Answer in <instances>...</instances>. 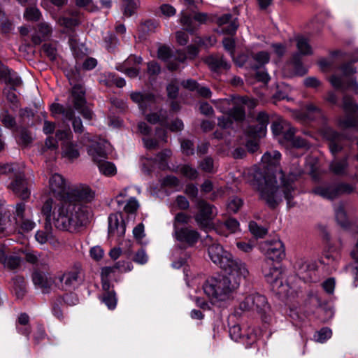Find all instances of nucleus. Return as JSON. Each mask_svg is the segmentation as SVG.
Segmentation results:
<instances>
[{
	"label": "nucleus",
	"instance_id": "1",
	"mask_svg": "<svg viewBox=\"0 0 358 358\" xmlns=\"http://www.w3.org/2000/svg\"><path fill=\"white\" fill-rule=\"evenodd\" d=\"M280 157L281 155L277 150L264 153L262 164L266 173L263 174L260 171H255L250 182L252 186L258 190L261 199L271 208H275L283 198L289 207L292 206V200L296 194L294 181L297 174L291 173L286 178L281 169L277 171Z\"/></svg>",
	"mask_w": 358,
	"mask_h": 358
},
{
	"label": "nucleus",
	"instance_id": "2",
	"mask_svg": "<svg viewBox=\"0 0 358 358\" xmlns=\"http://www.w3.org/2000/svg\"><path fill=\"white\" fill-rule=\"evenodd\" d=\"M46 220L62 231L74 232L89 222V211L79 203L63 199L55 202L48 199L41 208Z\"/></svg>",
	"mask_w": 358,
	"mask_h": 358
},
{
	"label": "nucleus",
	"instance_id": "3",
	"mask_svg": "<svg viewBox=\"0 0 358 358\" xmlns=\"http://www.w3.org/2000/svg\"><path fill=\"white\" fill-rule=\"evenodd\" d=\"M203 289L211 303L217 304L231 300L238 289L236 281L231 282L223 275L208 278L203 285Z\"/></svg>",
	"mask_w": 358,
	"mask_h": 358
},
{
	"label": "nucleus",
	"instance_id": "4",
	"mask_svg": "<svg viewBox=\"0 0 358 358\" xmlns=\"http://www.w3.org/2000/svg\"><path fill=\"white\" fill-rule=\"evenodd\" d=\"M225 271V277L229 278L231 282H237V289H238L241 280L245 279L249 275V271L246 264L239 259L234 258L233 255L221 268Z\"/></svg>",
	"mask_w": 358,
	"mask_h": 358
},
{
	"label": "nucleus",
	"instance_id": "5",
	"mask_svg": "<svg viewBox=\"0 0 358 358\" xmlns=\"http://www.w3.org/2000/svg\"><path fill=\"white\" fill-rule=\"evenodd\" d=\"M256 125L251 126L249 128V136L254 138V140L248 141L246 146L248 150L251 152H255L257 150L259 145L257 138L264 137L266 134V127L268 123V116L264 112L258 113L256 118Z\"/></svg>",
	"mask_w": 358,
	"mask_h": 358
},
{
	"label": "nucleus",
	"instance_id": "6",
	"mask_svg": "<svg viewBox=\"0 0 358 358\" xmlns=\"http://www.w3.org/2000/svg\"><path fill=\"white\" fill-rule=\"evenodd\" d=\"M263 272L267 280L272 284L273 289L282 296H293L296 293V289L291 287L289 282L283 283L278 276L280 274L278 270L275 268H271L268 269L266 265L263 266Z\"/></svg>",
	"mask_w": 358,
	"mask_h": 358
},
{
	"label": "nucleus",
	"instance_id": "7",
	"mask_svg": "<svg viewBox=\"0 0 358 358\" xmlns=\"http://www.w3.org/2000/svg\"><path fill=\"white\" fill-rule=\"evenodd\" d=\"M243 311H253L263 315L269 310V306L266 297L258 293L247 296L239 304Z\"/></svg>",
	"mask_w": 358,
	"mask_h": 358
},
{
	"label": "nucleus",
	"instance_id": "8",
	"mask_svg": "<svg viewBox=\"0 0 358 358\" xmlns=\"http://www.w3.org/2000/svg\"><path fill=\"white\" fill-rule=\"evenodd\" d=\"M84 137L90 143L87 148V154L95 164L107 158L106 150L109 146L107 141L97 137L92 138L88 133L85 134Z\"/></svg>",
	"mask_w": 358,
	"mask_h": 358
},
{
	"label": "nucleus",
	"instance_id": "9",
	"mask_svg": "<svg viewBox=\"0 0 358 358\" xmlns=\"http://www.w3.org/2000/svg\"><path fill=\"white\" fill-rule=\"evenodd\" d=\"M69 102L71 103L77 110H78L84 118L87 120H92L93 117V113L86 106L85 92L83 87L80 85H75L69 96Z\"/></svg>",
	"mask_w": 358,
	"mask_h": 358
},
{
	"label": "nucleus",
	"instance_id": "10",
	"mask_svg": "<svg viewBox=\"0 0 358 358\" xmlns=\"http://www.w3.org/2000/svg\"><path fill=\"white\" fill-rule=\"evenodd\" d=\"M213 102L220 112L227 113L235 120L240 121L245 117V110L242 106H238V98L213 100Z\"/></svg>",
	"mask_w": 358,
	"mask_h": 358
},
{
	"label": "nucleus",
	"instance_id": "11",
	"mask_svg": "<svg viewBox=\"0 0 358 358\" xmlns=\"http://www.w3.org/2000/svg\"><path fill=\"white\" fill-rule=\"evenodd\" d=\"M354 189L351 185L340 183L317 187L313 190V192L324 199H334L341 194L351 193Z\"/></svg>",
	"mask_w": 358,
	"mask_h": 358
},
{
	"label": "nucleus",
	"instance_id": "12",
	"mask_svg": "<svg viewBox=\"0 0 358 358\" xmlns=\"http://www.w3.org/2000/svg\"><path fill=\"white\" fill-rule=\"evenodd\" d=\"M262 250L266 257L273 262H280L285 256L284 244L279 239L264 241Z\"/></svg>",
	"mask_w": 358,
	"mask_h": 358
},
{
	"label": "nucleus",
	"instance_id": "13",
	"mask_svg": "<svg viewBox=\"0 0 358 358\" xmlns=\"http://www.w3.org/2000/svg\"><path fill=\"white\" fill-rule=\"evenodd\" d=\"M158 57L166 62L168 69L171 71L176 70L178 64L183 62L186 58L185 55L180 52H177V55L173 56L172 50L164 45L159 48Z\"/></svg>",
	"mask_w": 358,
	"mask_h": 358
},
{
	"label": "nucleus",
	"instance_id": "14",
	"mask_svg": "<svg viewBox=\"0 0 358 358\" xmlns=\"http://www.w3.org/2000/svg\"><path fill=\"white\" fill-rule=\"evenodd\" d=\"M15 171L12 173H15V180L10 183V188L19 197L26 199L29 197L30 191L27 186V182L24 178V175L20 171L17 166L14 165Z\"/></svg>",
	"mask_w": 358,
	"mask_h": 358
},
{
	"label": "nucleus",
	"instance_id": "15",
	"mask_svg": "<svg viewBox=\"0 0 358 358\" xmlns=\"http://www.w3.org/2000/svg\"><path fill=\"white\" fill-rule=\"evenodd\" d=\"M199 213L195 215V221L202 228H207L210 226V220L215 213L213 206L203 201L198 203Z\"/></svg>",
	"mask_w": 358,
	"mask_h": 358
},
{
	"label": "nucleus",
	"instance_id": "16",
	"mask_svg": "<svg viewBox=\"0 0 358 358\" xmlns=\"http://www.w3.org/2000/svg\"><path fill=\"white\" fill-rule=\"evenodd\" d=\"M94 192L89 186L80 185L73 187L68 193V196L65 199L71 201L73 203H78V201L89 202L94 199Z\"/></svg>",
	"mask_w": 358,
	"mask_h": 358
},
{
	"label": "nucleus",
	"instance_id": "17",
	"mask_svg": "<svg viewBox=\"0 0 358 358\" xmlns=\"http://www.w3.org/2000/svg\"><path fill=\"white\" fill-rule=\"evenodd\" d=\"M208 252L211 261L220 268L232 255L229 252L224 250L218 243H213L210 245L208 249Z\"/></svg>",
	"mask_w": 358,
	"mask_h": 358
},
{
	"label": "nucleus",
	"instance_id": "18",
	"mask_svg": "<svg viewBox=\"0 0 358 358\" xmlns=\"http://www.w3.org/2000/svg\"><path fill=\"white\" fill-rule=\"evenodd\" d=\"M175 238L180 242L187 244L189 246L194 245L199 239V234L189 227L180 228L174 231Z\"/></svg>",
	"mask_w": 358,
	"mask_h": 358
},
{
	"label": "nucleus",
	"instance_id": "19",
	"mask_svg": "<svg viewBox=\"0 0 358 358\" xmlns=\"http://www.w3.org/2000/svg\"><path fill=\"white\" fill-rule=\"evenodd\" d=\"M32 281L35 287L43 292H48L55 282L49 273L40 271H35L32 273Z\"/></svg>",
	"mask_w": 358,
	"mask_h": 358
},
{
	"label": "nucleus",
	"instance_id": "20",
	"mask_svg": "<svg viewBox=\"0 0 358 358\" xmlns=\"http://www.w3.org/2000/svg\"><path fill=\"white\" fill-rule=\"evenodd\" d=\"M49 187L50 190L55 194L59 196L68 195L66 192L68 189V183L64 178L58 173H54L49 179Z\"/></svg>",
	"mask_w": 358,
	"mask_h": 358
},
{
	"label": "nucleus",
	"instance_id": "21",
	"mask_svg": "<svg viewBox=\"0 0 358 358\" xmlns=\"http://www.w3.org/2000/svg\"><path fill=\"white\" fill-rule=\"evenodd\" d=\"M329 81L332 87L336 90H340L344 92L348 88H351L355 94H358V82L355 78L351 79L350 81L346 83L343 80V77L334 74L329 77Z\"/></svg>",
	"mask_w": 358,
	"mask_h": 358
},
{
	"label": "nucleus",
	"instance_id": "22",
	"mask_svg": "<svg viewBox=\"0 0 358 358\" xmlns=\"http://www.w3.org/2000/svg\"><path fill=\"white\" fill-rule=\"evenodd\" d=\"M80 271L79 267H76L58 275L57 279L62 284V288L67 289L73 287L80 280Z\"/></svg>",
	"mask_w": 358,
	"mask_h": 358
},
{
	"label": "nucleus",
	"instance_id": "23",
	"mask_svg": "<svg viewBox=\"0 0 358 358\" xmlns=\"http://www.w3.org/2000/svg\"><path fill=\"white\" fill-rule=\"evenodd\" d=\"M239 222L236 219L229 218L224 222L217 223L213 230L218 234L227 237L229 234L239 231Z\"/></svg>",
	"mask_w": 358,
	"mask_h": 358
},
{
	"label": "nucleus",
	"instance_id": "24",
	"mask_svg": "<svg viewBox=\"0 0 358 358\" xmlns=\"http://www.w3.org/2000/svg\"><path fill=\"white\" fill-rule=\"evenodd\" d=\"M62 156L69 161H74L80 157V148L78 145L71 141H66L61 145Z\"/></svg>",
	"mask_w": 358,
	"mask_h": 358
},
{
	"label": "nucleus",
	"instance_id": "25",
	"mask_svg": "<svg viewBox=\"0 0 358 358\" xmlns=\"http://www.w3.org/2000/svg\"><path fill=\"white\" fill-rule=\"evenodd\" d=\"M134 62L138 64H140L142 62V58L141 57L131 56L129 57L122 65H120L117 67V69L124 73H125L127 76L131 78H134L137 77L140 72V69L138 67H127V65L131 62Z\"/></svg>",
	"mask_w": 358,
	"mask_h": 358
},
{
	"label": "nucleus",
	"instance_id": "26",
	"mask_svg": "<svg viewBox=\"0 0 358 358\" xmlns=\"http://www.w3.org/2000/svg\"><path fill=\"white\" fill-rule=\"evenodd\" d=\"M125 233V225L123 222H119L117 215L108 217V234L110 236L122 237Z\"/></svg>",
	"mask_w": 358,
	"mask_h": 358
},
{
	"label": "nucleus",
	"instance_id": "27",
	"mask_svg": "<svg viewBox=\"0 0 358 358\" xmlns=\"http://www.w3.org/2000/svg\"><path fill=\"white\" fill-rule=\"evenodd\" d=\"M206 63L213 71L228 70L230 69V64L224 59L223 56L216 55L208 57Z\"/></svg>",
	"mask_w": 358,
	"mask_h": 358
},
{
	"label": "nucleus",
	"instance_id": "28",
	"mask_svg": "<svg viewBox=\"0 0 358 358\" xmlns=\"http://www.w3.org/2000/svg\"><path fill=\"white\" fill-rule=\"evenodd\" d=\"M324 135L330 141L329 148L331 152L335 155L340 152L342 149V145L339 142L342 136L331 129H327Z\"/></svg>",
	"mask_w": 358,
	"mask_h": 358
},
{
	"label": "nucleus",
	"instance_id": "29",
	"mask_svg": "<svg viewBox=\"0 0 358 358\" xmlns=\"http://www.w3.org/2000/svg\"><path fill=\"white\" fill-rule=\"evenodd\" d=\"M133 101L138 103L139 107L143 113L145 112L147 103H152L154 102V96L151 94H143L141 92H132L130 95Z\"/></svg>",
	"mask_w": 358,
	"mask_h": 358
},
{
	"label": "nucleus",
	"instance_id": "30",
	"mask_svg": "<svg viewBox=\"0 0 358 358\" xmlns=\"http://www.w3.org/2000/svg\"><path fill=\"white\" fill-rule=\"evenodd\" d=\"M0 262L6 268L15 270L20 266L21 259L15 255H6L3 251L0 250Z\"/></svg>",
	"mask_w": 358,
	"mask_h": 358
},
{
	"label": "nucleus",
	"instance_id": "31",
	"mask_svg": "<svg viewBox=\"0 0 358 358\" xmlns=\"http://www.w3.org/2000/svg\"><path fill=\"white\" fill-rule=\"evenodd\" d=\"M231 14H224V15L218 18L217 22L220 25H224L229 23L227 26L224 27L222 29V31L223 33L233 34L237 29L238 24L235 21H231Z\"/></svg>",
	"mask_w": 358,
	"mask_h": 358
},
{
	"label": "nucleus",
	"instance_id": "32",
	"mask_svg": "<svg viewBox=\"0 0 358 358\" xmlns=\"http://www.w3.org/2000/svg\"><path fill=\"white\" fill-rule=\"evenodd\" d=\"M296 47L301 55H308L313 53L312 48L308 39L303 36H298L295 38Z\"/></svg>",
	"mask_w": 358,
	"mask_h": 358
},
{
	"label": "nucleus",
	"instance_id": "33",
	"mask_svg": "<svg viewBox=\"0 0 358 358\" xmlns=\"http://www.w3.org/2000/svg\"><path fill=\"white\" fill-rule=\"evenodd\" d=\"M72 106L73 104L69 101L66 108H63V106L59 104H54L51 107V110L52 113H62L66 119L71 120L75 114Z\"/></svg>",
	"mask_w": 358,
	"mask_h": 358
},
{
	"label": "nucleus",
	"instance_id": "34",
	"mask_svg": "<svg viewBox=\"0 0 358 358\" xmlns=\"http://www.w3.org/2000/svg\"><path fill=\"white\" fill-rule=\"evenodd\" d=\"M342 107L345 113L353 114L358 112V104L354 101L352 97L344 95L342 101Z\"/></svg>",
	"mask_w": 358,
	"mask_h": 358
},
{
	"label": "nucleus",
	"instance_id": "35",
	"mask_svg": "<svg viewBox=\"0 0 358 358\" xmlns=\"http://www.w3.org/2000/svg\"><path fill=\"white\" fill-rule=\"evenodd\" d=\"M59 144L57 140L53 136H48L45 138L44 145L41 150L42 154L50 151L52 153L56 154L58 152Z\"/></svg>",
	"mask_w": 358,
	"mask_h": 358
},
{
	"label": "nucleus",
	"instance_id": "36",
	"mask_svg": "<svg viewBox=\"0 0 358 358\" xmlns=\"http://www.w3.org/2000/svg\"><path fill=\"white\" fill-rule=\"evenodd\" d=\"M347 159L334 160L330 164V170L336 175H343L348 168Z\"/></svg>",
	"mask_w": 358,
	"mask_h": 358
},
{
	"label": "nucleus",
	"instance_id": "37",
	"mask_svg": "<svg viewBox=\"0 0 358 358\" xmlns=\"http://www.w3.org/2000/svg\"><path fill=\"white\" fill-rule=\"evenodd\" d=\"M96 164L98 166L99 171L105 176H111L116 173L115 165L111 162L106 161V159L97 162Z\"/></svg>",
	"mask_w": 358,
	"mask_h": 358
},
{
	"label": "nucleus",
	"instance_id": "38",
	"mask_svg": "<svg viewBox=\"0 0 358 358\" xmlns=\"http://www.w3.org/2000/svg\"><path fill=\"white\" fill-rule=\"evenodd\" d=\"M166 117V112L163 110H159L157 113H152L147 115L145 118L151 124L160 123L162 125H164Z\"/></svg>",
	"mask_w": 358,
	"mask_h": 358
},
{
	"label": "nucleus",
	"instance_id": "39",
	"mask_svg": "<svg viewBox=\"0 0 358 358\" xmlns=\"http://www.w3.org/2000/svg\"><path fill=\"white\" fill-rule=\"evenodd\" d=\"M2 74L4 75V82L12 85L13 88L21 85V78L16 73L11 72L9 69L3 70Z\"/></svg>",
	"mask_w": 358,
	"mask_h": 358
},
{
	"label": "nucleus",
	"instance_id": "40",
	"mask_svg": "<svg viewBox=\"0 0 358 358\" xmlns=\"http://www.w3.org/2000/svg\"><path fill=\"white\" fill-rule=\"evenodd\" d=\"M25 258L28 262L31 264H45L48 262L47 256H43L36 252H29L26 253Z\"/></svg>",
	"mask_w": 358,
	"mask_h": 358
},
{
	"label": "nucleus",
	"instance_id": "41",
	"mask_svg": "<svg viewBox=\"0 0 358 358\" xmlns=\"http://www.w3.org/2000/svg\"><path fill=\"white\" fill-rule=\"evenodd\" d=\"M178 171L184 176L185 177L194 180L196 179L198 176V171L194 168L192 167L188 164H185L179 166Z\"/></svg>",
	"mask_w": 358,
	"mask_h": 358
},
{
	"label": "nucleus",
	"instance_id": "42",
	"mask_svg": "<svg viewBox=\"0 0 358 358\" xmlns=\"http://www.w3.org/2000/svg\"><path fill=\"white\" fill-rule=\"evenodd\" d=\"M335 215L338 223L343 227L348 226L349 222L343 206L339 205L335 208Z\"/></svg>",
	"mask_w": 358,
	"mask_h": 358
},
{
	"label": "nucleus",
	"instance_id": "43",
	"mask_svg": "<svg viewBox=\"0 0 358 358\" xmlns=\"http://www.w3.org/2000/svg\"><path fill=\"white\" fill-rule=\"evenodd\" d=\"M124 1V15L127 17L131 16L138 8L140 2L138 0H123Z\"/></svg>",
	"mask_w": 358,
	"mask_h": 358
},
{
	"label": "nucleus",
	"instance_id": "44",
	"mask_svg": "<svg viewBox=\"0 0 358 358\" xmlns=\"http://www.w3.org/2000/svg\"><path fill=\"white\" fill-rule=\"evenodd\" d=\"M331 335V330L329 328L325 327L317 331L314 335V338L317 342L322 343L330 338Z\"/></svg>",
	"mask_w": 358,
	"mask_h": 358
},
{
	"label": "nucleus",
	"instance_id": "45",
	"mask_svg": "<svg viewBox=\"0 0 358 358\" xmlns=\"http://www.w3.org/2000/svg\"><path fill=\"white\" fill-rule=\"evenodd\" d=\"M101 301L109 309H114L116 307L117 299L114 292H106L103 295Z\"/></svg>",
	"mask_w": 358,
	"mask_h": 358
},
{
	"label": "nucleus",
	"instance_id": "46",
	"mask_svg": "<svg viewBox=\"0 0 358 358\" xmlns=\"http://www.w3.org/2000/svg\"><path fill=\"white\" fill-rule=\"evenodd\" d=\"M250 231L257 238H262L267 233V230L261 226H259L255 222L249 223Z\"/></svg>",
	"mask_w": 358,
	"mask_h": 358
},
{
	"label": "nucleus",
	"instance_id": "47",
	"mask_svg": "<svg viewBox=\"0 0 358 358\" xmlns=\"http://www.w3.org/2000/svg\"><path fill=\"white\" fill-rule=\"evenodd\" d=\"M338 124L341 129H348L355 127L356 120L353 117L348 115L343 117L339 118Z\"/></svg>",
	"mask_w": 358,
	"mask_h": 358
},
{
	"label": "nucleus",
	"instance_id": "48",
	"mask_svg": "<svg viewBox=\"0 0 358 358\" xmlns=\"http://www.w3.org/2000/svg\"><path fill=\"white\" fill-rule=\"evenodd\" d=\"M15 283V294L18 298L22 297L25 292L24 280L22 277H16L13 279Z\"/></svg>",
	"mask_w": 358,
	"mask_h": 358
},
{
	"label": "nucleus",
	"instance_id": "49",
	"mask_svg": "<svg viewBox=\"0 0 358 358\" xmlns=\"http://www.w3.org/2000/svg\"><path fill=\"white\" fill-rule=\"evenodd\" d=\"M190 219H191V217L184 213H179L176 214L174 217V221H173L174 231L176 229H180V228H178L179 224H187L189 222V221L190 220Z\"/></svg>",
	"mask_w": 358,
	"mask_h": 358
},
{
	"label": "nucleus",
	"instance_id": "50",
	"mask_svg": "<svg viewBox=\"0 0 358 358\" xmlns=\"http://www.w3.org/2000/svg\"><path fill=\"white\" fill-rule=\"evenodd\" d=\"M139 207L138 201L134 197H131L124 206V211L128 214H134Z\"/></svg>",
	"mask_w": 358,
	"mask_h": 358
},
{
	"label": "nucleus",
	"instance_id": "51",
	"mask_svg": "<svg viewBox=\"0 0 358 358\" xmlns=\"http://www.w3.org/2000/svg\"><path fill=\"white\" fill-rule=\"evenodd\" d=\"M199 166L203 171L206 172L213 173L215 171L213 160L210 157H207L201 161L199 163Z\"/></svg>",
	"mask_w": 358,
	"mask_h": 358
},
{
	"label": "nucleus",
	"instance_id": "52",
	"mask_svg": "<svg viewBox=\"0 0 358 358\" xmlns=\"http://www.w3.org/2000/svg\"><path fill=\"white\" fill-rule=\"evenodd\" d=\"M24 17L28 20L36 21L41 17V12L36 8H29L24 12Z\"/></svg>",
	"mask_w": 358,
	"mask_h": 358
},
{
	"label": "nucleus",
	"instance_id": "53",
	"mask_svg": "<svg viewBox=\"0 0 358 358\" xmlns=\"http://www.w3.org/2000/svg\"><path fill=\"white\" fill-rule=\"evenodd\" d=\"M115 79V74L110 72H105L99 76V81L106 86H112Z\"/></svg>",
	"mask_w": 358,
	"mask_h": 358
},
{
	"label": "nucleus",
	"instance_id": "54",
	"mask_svg": "<svg viewBox=\"0 0 358 358\" xmlns=\"http://www.w3.org/2000/svg\"><path fill=\"white\" fill-rule=\"evenodd\" d=\"M75 2L77 6L83 8L88 11L93 12L97 10V7L92 0H75Z\"/></svg>",
	"mask_w": 358,
	"mask_h": 358
},
{
	"label": "nucleus",
	"instance_id": "55",
	"mask_svg": "<svg viewBox=\"0 0 358 358\" xmlns=\"http://www.w3.org/2000/svg\"><path fill=\"white\" fill-rule=\"evenodd\" d=\"M180 23L185 26V29L190 33H193L196 29L195 27L192 24V19L189 16L185 15L182 12L181 13Z\"/></svg>",
	"mask_w": 358,
	"mask_h": 358
},
{
	"label": "nucleus",
	"instance_id": "56",
	"mask_svg": "<svg viewBox=\"0 0 358 358\" xmlns=\"http://www.w3.org/2000/svg\"><path fill=\"white\" fill-rule=\"evenodd\" d=\"M117 41L116 37L109 32H108L106 35L104 36L103 43L105 48L108 50L113 49V48L117 44Z\"/></svg>",
	"mask_w": 358,
	"mask_h": 358
},
{
	"label": "nucleus",
	"instance_id": "57",
	"mask_svg": "<svg viewBox=\"0 0 358 358\" xmlns=\"http://www.w3.org/2000/svg\"><path fill=\"white\" fill-rule=\"evenodd\" d=\"M35 237L36 241L41 244L45 243L51 238L50 229L46 228L45 231H38Z\"/></svg>",
	"mask_w": 358,
	"mask_h": 358
},
{
	"label": "nucleus",
	"instance_id": "58",
	"mask_svg": "<svg viewBox=\"0 0 358 358\" xmlns=\"http://www.w3.org/2000/svg\"><path fill=\"white\" fill-rule=\"evenodd\" d=\"M271 48L272 52L279 59L284 56L287 50V47L282 43H273Z\"/></svg>",
	"mask_w": 358,
	"mask_h": 358
},
{
	"label": "nucleus",
	"instance_id": "59",
	"mask_svg": "<svg viewBox=\"0 0 358 358\" xmlns=\"http://www.w3.org/2000/svg\"><path fill=\"white\" fill-rule=\"evenodd\" d=\"M33 140L31 134L26 129H22L20 131L19 141L24 145L31 143Z\"/></svg>",
	"mask_w": 358,
	"mask_h": 358
},
{
	"label": "nucleus",
	"instance_id": "60",
	"mask_svg": "<svg viewBox=\"0 0 358 358\" xmlns=\"http://www.w3.org/2000/svg\"><path fill=\"white\" fill-rule=\"evenodd\" d=\"M243 201L238 197L232 198L228 203V209L229 211L236 213L242 206Z\"/></svg>",
	"mask_w": 358,
	"mask_h": 358
},
{
	"label": "nucleus",
	"instance_id": "61",
	"mask_svg": "<svg viewBox=\"0 0 358 358\" xmlns=\"http://www.w3.org/2000/svg\"><path fill=\"white\" fill-rule=\"evenodd\" d=\"M253 58L259 65H264L268 62L270 56L267 52L261 51L255 54Z\"/></svg>",
	"mask_w": 358,
	"mask_h": 358
},
{
	"label": "nucleus",
	"instance_id": "62",
	"mask_svg": "<svg viewBox=\"0 0 358 358\" xmlns=\"http://www.w3.org/2000/svg\"><path fill=\"white\" fill-rule=\"evenodd\" d=\"M42 51L44 54L46 55L47 57L50 58L51 60H54L56 58L57 55V50L56 48L50 44H44L42 46Z\"/></svg>",
	"mask_w": 358,
	"mask_h": 358
},
{
	"label": "nucleus",
	"instance_id": "63",
	"mask_svg": "<svg viewBox=\"0 0 358 358\" xmlns=\"http://www.w3.org/2000/svg\"><path fill=\"white\" fill-rule=\"evenodd\" d=\"M55 138L62 142L71 140V132L68 130L59 129L55 133Z\"/></svg>",
	"mask_w": 358,
	"mask_h": 358
},
{
	"label": "nucleus",
	"instance_id": "64",
	"mask_svg": "<svg viewBox=\"0 0 358 358\" xmlns=\"http://www.w3.org/2000/svg\"><path fill=\"white\" fill-rule=\"evenodd\" d=\"M160 11L162 14L165 17H171L176 15V8L169 4H162L159 7Z\"/></svg>",
	"mask_w": 358,
	"mask_h": 358
}]
</instances>
